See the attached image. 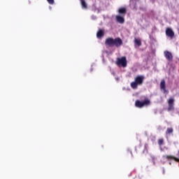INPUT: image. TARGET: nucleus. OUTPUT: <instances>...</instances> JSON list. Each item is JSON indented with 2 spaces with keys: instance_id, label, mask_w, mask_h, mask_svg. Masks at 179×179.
I'll return each mask as SVG.
<instances>
[{
  "instance_id": "5",
  "label": "nucleus",
  "mask_w": 179,
  "mask_h": 179,
  "mask_svg": "<svg viewBox=\"0 0 179 179\" xmlns=\"http://www.w3.org/2000/svg\"><path fill=\"white\" fill-rule=\"evenodd\" d=\"M169 107L167 108L168 111H173L174 110V99L171 98L168 100Z\"/></svg>"
},
{
  "instance_id": "1",
  "label": "nucleus",
  "mask_w": 179,
  "mask_h": 179,
  "mask_svg": "<svg viewBox=\"0 0 179 179\" xmlns=\"http://www.w3.org/2000/svg\"><path fill=\"white\" fill-rule=\"evenodd\" d=\"M105 44L109 47H113L115 45V47L118 48L122 45V39H121L120 37L115 38V39L113 38H108L105 41Z\"/></svg>"
},
{
  "instance_id": "9",
  "label": "nucleus",
  "mask_w": 179,
  "mask_h": 179,
  "mask_svg": "<svg viewBox=\"0 0 179 179\" xmlns=\"http://www.w3.org/2000/svg\"><path fill=\"white\" fill-rule=\"evenodd\" d=\"M160 89H161V90H164V93H166V92H167L166 90V81L164 80H162L160 83Z\"/></svg>"
},
{
  "instance_id": "16",
  "label": "nucleus",
  "mask_w": 179,
  "mask_h": 179,
  "mask_svg": "<svg viewBox=\"0 0 179 179\" xmlns=\"http://www.w3.org/2000/svg\"><path fill=\"white\" fill-rule=\"evenodd\" d=\"M47 1L48 3H50V5H54V0H47Z\"/></svg>"
},
{
  "instance_id": "11",
  "label": "nucleus",
  "mask_w": 179,
  "mask_h": 179,
  "mask_svg": "<svg viewBox=\"0 0 179 179\" xmlns=\"http://www.w3.org/2000/svg\"><path fill=\"white\" fill-rule=\"evenodd\" d=\"M134 44L135 45H138V47H141L142 45V42L140 38H134Z\"/></svg>"
},
{
  "instance_id": "7",
  "label": "nucleus",
  "mask_w": 179,
  "mask_h": 179,
  "mask_svg": "<svg viewBox=\"0 0 179 179\" xmlns=\"http://www.w3.org/2000/svg\"><path fill=\"white\" fill-rule=\"evenodd\" d=\"M164 55L168 61H173V55L171 54V52L166 50L164 52Z\"/></svg>"
},
{
  "instance_id": "15",
  "label": "nucleus",
  "mask_w": 179,
  "mask_h": 179,
  "mask_svg": "<svg viewBox=\"0 0 179 179\" xmlns=\"http://www.w3.org/2000/svg\"><path fill=\"white\" fill-rule=\"evenodd\" d=\"M173 128H168L166 131V135H170V134H173Z\"/></svg>"
},
{
  "instance_id": "6",
  "label": "nucleus",
  "mask_w": 179,
  "mask_h": 179,
  "mask_svg": "<svg viewBox=\"0 0 179 179\" xmlns=\"http://www.w3.org/2000/svg\"><path fill=\"white\" fill-rule=\"evenodd\" d=\"M166 35L167 37H170V38H173L174 37V31L171 28L168 27L166 29Z\"/></svg>"
},
{
  "instance_id": "2",
  "label": "nucleus",
  "mask_w": 179,
  "mask_h": 179,
  "mask_svg": "<svg viewBox=\"0 0 179 179\" xmlns=\"http://www.w3.org/2000/svg\"><path fill=\"white\" fill-rule=\"evenodd\" d=\"M143 80H145V76H137L134 78V81L131 82L130 86L131 89H138V86H141L143 84Z\"/></svg>"
},
{
  "instance_id": "17",
  "label": "nucleus",
  "mask_w": 179,
  "mask_h": 179,
  "mask_svg": "<svg viewBox=\"0 0 179 179\" xmlns=\"http://www.w3.org/2000/svg\"><path fill=\"white\" fill-rule=\"evenodd\" d=\"M155 159H156L155 157H152V160H155Z\"/></svg>"
},
{
  "instance_id": "12",
  "label": "nucleus",
  "mask_w": 179,
  "mask_h": 179,
  "mask_svg": "<svg viewBox=\"0 0 179 179\" xmlns=\"http://www.w3.org/2000/svg\"><path fill=\"white\" fill-rule=\"evenodd\" d=\"M120 15H125L127 13V9L125 8H120L118 10Z\"/></svg>"
},
{
  "instance_id": "13",
  "label": "nucleus",
  "mask_w": 179,
  "mask_h": 179,
  "mask_svg": "<svg viewBox=\"0 0 179 179\" xmlns=\"http://www.w3.org/2000/svg\"><path fill=\"white\" fill-rule=\"evenodd\" d=\"M83 9H86L87 8V4L85 0H80Z\"/></svg>"
},
{
  "instance_id": "14",
  "label": "nucleus",
  "mask_w": 179,
  "mask_h": 179,
  "mask_svg": "<svg viewBox=\"0 0 179 179\" xmlns=\"http://www.w3.org/2000/svg\"><path fill=\"white\" fill-rule=\"evenodd\" d=\"M164 144V139H163V138H159V140H158V145H159V146H162V145H163Z\"/></svg>"
},
{
  "instance_id": "8",
  "label": "nucleus",
  "mask_w": 179,
  "mask_h": 179,
  "mask_svg": "<svg viewBox=\"0 0 179 179\" xmlns=\"http://www.w3.org/2000/svg\"><path fill=\"white\" fill-rule=\"evenodd\" d=\"M97 38H101V37H104V30L99 29L96 33Z\"/></svg>"
},
{
  "instance_id": "4",
  "label": "nucleus",
  "mask_w": 179,
  "mask_h": 179,
  "mask_svg": "<svg viewBox=\"0 0 179 179\" xmlns=\"http://www.w3.org/2000/svg\"><path fill=\"white\" fill-rule=\"evenodd\" d=\"M116 65L122 66L123 68L127 67V57H122L121 58H117L116 62Z\"/></svg>"
},
{
  "instance_id": "3",
  "label": "nucleus",
  "mask_w": 179,
  "mask_h": 179,
  "mask_svg": "<svg viewBox=\"0 0 179 179\" xmlns=\"http://www.w3.org/2000/svg\"><path fill=\"white\" fill-rule=\"evenodd\" d=\"M135 106L138 108H142L143 107H148V106H150V100L146 99L143 101L139 100H136L135 102Z\"/></svg>"
},
{
  "instance_id": "10",
  "label": "nucleus",
  "mask_w": 179,
  "mask_h": 179,
  "mask_svg": "<svg viewBox=\"0 0 179 179\" xmlns=\"http://www.w3.org/2000/svg\"><path fill=\"white\" fill-rule=\"evenodd\" d=\"M116 20L118 23H124V22H125V20L124 19L123 17H121L120 15H116Z\"/></svg>"
},
{
  "instance_id": "18",
  "label": "nucleus",
  "mask_w": 179,
  "mask_h": 179,
  "mask_svg": "<svg viewBox=\"0 0 179 179\" xmlns=\"http://www.w3.org/2000/svg\"><path fill=\"white\" fill-rule=\"evenodd\" d=\"M130 154L131 155V156H133V155H132V152H130Z\"/></svg>"
}]
</instances>
